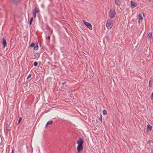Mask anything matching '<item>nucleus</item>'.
Returning <instances> with one entry per match:
<instances>
[{
  "label": "nucleus",
  "instance_id": "nucleus-1",
  "mask_svg": "<svg viewBox=\"0 0 153 153\" xmlns=\"http://www.w3.org/2000/svg\"><path fill=\"white\" fill-rule=\"evenodd\" d=\"M116 15V13L114 9H111L110 10L109 16L110 19H112L115 17Z\"/></svg>",
  "mask_w": 153,
  "mask_h": 153
},
{
  "label": "nucleus",
  "instance_id": "nucleus-2",
  "mask_svg": "<svg viewBox=\"0 0 153 153\" xmlns=\"http://www.w3.org/2000/svg\"><path fill=\"white\" fill-rule=\"evenodd\" d=\"M113 25V22L110 20H108L106 24V26L108 29H110L112 27Z\"/></svg>",
  "mask_w": 153,
  "mask_h": 153
},
{
  "label": "nucleus",
  "instance_id": "nucleus-3",
  "mask_svg": "<svg viewBox=\"0 0 153 153\" xmlns=\"http://www.w3.org/2000/svg\"><path fill=\"white\" fill-rule=\"evenodd\" d=\"M82 22L90 30H92V27L91 24L89 23L86 22L84 20H83Z\"/></svg>",
  "mask_w": 153,
  "mask_h": 153
},
{
  "label": "nucleus",
  "instance_id": "nucleus-4",
  "mask_svg": "<svg viewBox=\"0 0 153 153\" xmlns=\"http://www.w3.org/2000/svg\"><path fill=\"white\" fill-rule=\"evenodd\" d=\"M83 143V140L81 138H79L77 140V143L78 145H82Z\"/></svg>",
  "mask_w": 153,
  "mask_h": 153
},
{
  "label": "nucleus",
  "instance_id": "nucleus-5",
  "mask_svg": "<svg viewBox=\"0 0 153 153\" xmlns=\"http://www.w3.org/2000/svg\"><path fill=\"white\" fill-rule=\"evenodd\" d=\"M83 148L82 145H78L77 146V149L79 153L82 150Z\"/></svg>",
  "mask_w": 153,
  "mask_h": 153
},
{
  "label": "nucleus",
  "instance_id": "nucleus-6",
  "mask_svg": "<svg viewBox=\"0 0 153 153\" xmlns=\"http://www.w3.org/2000/svg\"><path fill=\"white\" fill-rule=\"evenodd\" d=\"M131 5L132 6V8L135 7L137 5V4L134 1H131Z\"/></svg>",
  "mask_w": 153,
  "mask_h": 153
},
{
  "label": "nucleus",
  "instance_id": "nucleus-7",
  "mask_svg": "<svg viewBox=\"0 0 153 153\" xmlns=\"http://www.w3.org/2000/svg\"><path fill=\"white\" fill-rule=\"evenodd\" d=\"M2 44L3 45V48H4L7 46V43L6 40L4 38H3Z\"/></svg>",
  "mask_w": 153,
  "mask_h": 153
},
{
  "label": "nucleus",
  "instance_id": "nucleus-8",
  "mask_svg": "<svg viewBox=\"0 0 153 153\" xmlns=\"http://www.w3.org/2000/svg\"><path fill=\"white\" fill-rule=\"evenodd\" d=\"M138 17H139V22H142L143 18L141 14L140 13H139L138 14Z\"/></svg>",
  "mask_w": 153,
  "mask_h": 153
},
{
  "label": "nucleus",
  "instance_id": "nucleus-9",
  "mask_svg": "<svg viewBox=\"0 0 153 153\" xmlns=\"http://www.w3.org/2000/svg\"><path fill=\"white\" fill-rule=\"evenodd\" d=\"M39 9L37 7H35V8L33 10V13H39Z\"/></svg>",
  "mask_w": 153,
  "mask_h": 153
},
{
  "label": "nucleus",
  "instance_id": "nucleus-10",
  "mask_svg": "<svg viewBox=\"0 0 153 153\" xmlns=\"http://www.w3.org/2000/svg\"><path fill=\"white\" fill-rule=\"evenodd\" d=\"M152 127L151 125L149 124H148L147 126V130H149L150 131H151L152 130Z\"/></svg>",
  "mask_w": 153,
  "mask_h": 153
},
{
  "label": "nucleus",
  "instance_id": "nucleus-11",
  "mask_svg": "<svg viewBox=\"0 0 153 153\" xmlns=\"http://www.w3.org/2000/svg\"><path fill=\"white\" fill-rule=\"evenodd\" d=\"M115 3L117 6H119L120 5V2L119 0H116L115 1Z\"/></svg>",
  "mask_w": 153,
  "mask_h": 153
},
{
  "label": "nucleus",
  "instance_id": "nucleus-12",
  "mask_svg": "<svg viewBox=\"0 0 153 153\" xmlns=\"http://www.w3.org/2000/svg\"><path fill=\"white\" fill-rule=\"evenodd\" d=\"M152 34L151 33H149L148 35V38L149 40H151L152 39Z\"/></svg>",
  "mask_w": 153,
  "mask_h": 153
},
{
  "label": "nucleus",
  "instance_id": "nucleus-13",
  "mask_svg": "<svg viewBox=\"0 0 153 153\" xmlns=\"http://www.w3.org/2000/svg\"><path fill=\"white\" fill-rule=\"evenodd\" d=\"M34 56L35 57H39L40 54L39 53H35L34 54Z\"/></svg>",
  "mask_w": 153,
  "mask_h": 153
},
{
  "label": "nucleus",
  "instance_id": "nucleus-14",
  "mask_svg": "<svg viewBox=\"0 0 153 153\" xmlns=\"http://www.w3.org/2000/svg\"><path fill=\"white\" fill-rule=\"evenodd\" d=\"M38 48V44L37 43L36 45L34 47L33 49L35 50H37Z\"/></svg>",
  "mask_w": 153,
  "mask_h": 153
},
{
  "label": "nucleus",
  "instance_id": "nucleus-15",
  "mask_svg": "<svg viewBox=\"0 0 153 153\" xmlns=\"http://www.w3.org/2000/svg\"><path fill=\"white\" fill-rule=\"evenodd\" d=\"M53 123V121L52 120H50L48 121L47 123V124L48 125H51Z\"/></svg>",
  "mask_w": 153,
  "mask_h": 153
},
{
  "label": "nucleus",
  "instance_id": "nucleus-16",
  "mask_svg": "<svg viewBox=\"0 0 153 153\" xmlns=\"http://www.w3.org/2000/svg\"><path fill=\"white\" fill-rule=\"evenodd\" d=\"M20 0H11V1L14 3H17Z\"/></svg>",
  "mask_w": 153,
  "mask_h": 153
},
{
  "label": "nucleus",
  "instance_id": "nucleus-17",
  "mask_svg": "<svg viewBox=\"0 0 153 153\" xmlns=\"http://www.w3.org/2000/svg\"><path fill=\"white\" fill-rule=\"evenodd\" d=\"M103 114L104 115H105L107 114V111L105 110H103Z\"/></svg>",
  "mask_w": 153,
  "mask_h": 153
},
{
  "label": "nucleus",
  "instance_id": "nucleus-18",
  "mask_svg": "<svg viewBox=\"0 0 153 153\" xmlns=\"http://www.w3.org/2000/svg\"><path fill=\"white\" fill-rule=\"evenodd\" d=\"M22 120V118L21 117H19V119L18 121V124L20 123L21 121Z\"/></svg>",
  "mask_w": 153,
  "mask_h": 153
},
{
  "label": "nucleus",
  "instance_id": "nucleus-19",
  "mask_svg": "<svg viewBox=\"0 0 153 153\" xmlns=\"http://www.w3.org/2000/svg\"><path fill=\"white\" fill-rule=\"evenodd\" d=\"M35 44L34 43H32L30 44V46L31 47H34L35 46Z\"/></svg>",
  "mask_w": 153,
  "mask_h": 153
},
{
  "label": "nucleus",
  "instance_id": "nucleus-20",
  "mask_svg": "<svg viewBox=\"0 0 153 153\" xmlns=\"http://www.w3.org/2000/svg\"><path fill=\"white\" fill-rule=\"evenodd\" d=\"M38 63L37 62H35L34 63V65L35 66H36L38 65Z\"/></svg>",
  "mask_w": 153,
  "mask_h": 153
},
{
  "label": "nucleus",
  "instance_id": "nucleus-21",
  "mask_svg": "<svg viewBox=\"0 0 153 153\" xmlns=\"http://www.w3.org/2000/svg\"><path fill=\"white\" fill-rule=\"evenodd\" d=\"M33 20V17L31 18L30 21L29 22V24L30 25H31L32 24V21Z\"/></svg>",
  "mask_w": 153,
  "mask_h": 153
},
{
  "label": "nucleus",
  "instance_id": "nucleus-22",
  "mask_svg": "<svg viewBox=\"0 0 153 153\" xmlns=\"http://www.w3.org/2000/svg\"><path fill=\"white\" fill-rule=\"evenodd\" d=\"M150 97L151 99H153V92L150 95Z\"/></svg>",
  "mask_w": 153,
  "mask_h": 153
},
{
  "label": "nucleus",
  "instance_id": "nucleus-23",
  "mask_svg": "<svg viewBox=\"0 0 153 153\" xmlns=\"http://www.w3.org/2000/svg\"><path fill=\"white\" fill-rule=\"evenodd\" d=\"M31 75L30 74H29L28 75V76H27V79H29V78H30V77H31Z\"/></svg>",
  "mask_w": 153,
  "mask_h": 153
},
{
  "label": "nucleus",
  "instance_id": "nucleus-24",
  "mask_svg": "<svg viewBox=\"0 0 153 153\" xmlns=\"http://www.w3.org/2000/svg\"><path fill=\"white\" fill-rule=\"evenodd\" d=\"M46 39H48V40H50V36H48L47 38H46Z\"/></svg>",
  "mask_w": 153,
  "mask_h": 153
},
{
  "label": "nucleus",
  "instance_id": "nucleus-25",
  "mask_svg": "<svg viewBox=\"0 0 153 153\" xmlns=\"http://www.w3.org/2000/svg\"><path fill=\"white\" fill-rule=\"evenodd\" d=\"M33 15H34V17L35 18H36V13H33Z\"/></svg>",
  "mask_w": 153,
  "mask_h": 153
},
{
  "label": "nucleus",
  "instance_id": "nucleus-26",
  "mask_svg": "<svg viewBox=\"0 0 153 153\" xmlns=\"http://www.w3.org/2000/svg\"><path fill=\"white\" fill-rule=\"evenodd\" d=\"M99 119L100 120L102 121V116H101L100 117V118H99Z\"/></svg>",
  "mask_w": 153,
  "mask_h": 153
},
{
  "label": "nucleus",
  "instance_id": "nucleus-27",
  "mask_svg": "<svg viewBox=\"0 0 153 153\" xmlns=\"http://www.w3.org/2000/svg\"><path fill=\"white\" fill-rule=\"evenodd\" d=\"M48 125L47 124H47H46V126H45V127L46 128L47 127V126H48Z\"/></svg>",
  "mask_w": 153,
  "mask_h": 153
},
{
  "label": "nucleus",
  "instance_id": "nucleus-28",
  "mask_svg": "<svg viewBox=\"0 0 153 153\" xmlns=\"http://www.w3.org/2000/svg\"><path fill=\"white\" fill-rule=\"evenodd\" d=\"M14 150V149H13L12 151V153H13V151Z\"/></svg>",
  "mask_w": 153,
  "mask_h": 153
},
{
  "label": "nucleus",
  "instance_id": "nucleus-29",
  "mask_svg": "<svg viewBox=\"0 0 153 153\" xmlns=\"http://www.w3.org/2000/svg\"><path fill=\"white\" fill-rule=\"evenodd\" d=\"M65 83H66V82H64V83H62V85H64V84H65Z\"/></svg>",
  "mask_w": 153,
  "mask_h": 153
},
{
  "label": "nucleus",
  "instance_id": "nucleus-30",
  "mask_svg": "<svg viewBox=\"0 0 153 153\" xmlns=\"http://www.w3.org/2000/svg\"><path fill=\"white\" fill-rule=\"evenodd\" d=\"M151 153H153V151L152 149V150H151Z\"/></svg>",
  "mask_w": 153,
  "mask_h": 153
},
{
  "label": "nucleus",
  "instance_id": "nucleus-31",
  "mask_svg": "<svg viewBox=\"0 0 153 153\" xmlns=\"http://www.w3.org/2000/svg\"><path fill=\"white\" fill-rule=\"evenodd\" d=\"M6 130H7V128Z\"/></svg>",
  "mask_w": 153,
  "mask_h": 153
},
{
  "label": "nucleus",
  "instance_id": "nucleus-32",
  "mask_svg": "<svg viewBox=\"0 0 153 153\" xmlns=\"http://www.w3.org/2000/svg\"><path fill=\"white\" fill-rule=\"evenodd\" d=\"M149 87H151V85H150V84H149Z\"/></svg>",
  "mask_w": 153,
  "mask_h": 153
},
{
  "label": "nucleus",
  "instance_id": "nucleus-33",
  "mask_svg": "<svg viewBox=\"0 0 153 153\" xmlns=\"http://www.w3.org/2000/svg\"><path fill=\"white\" fill-rule=\"evenodd\" d=\"M116 0H115V1H116Z\"/></svg>",
  "mask_w": 153,
  "mask_h": 153
}]
</instances>
